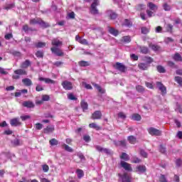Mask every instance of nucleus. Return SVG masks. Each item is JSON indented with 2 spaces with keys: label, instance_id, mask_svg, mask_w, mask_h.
Returning a JSON list of instances; mask_svg holds the SVG:
<instances>
[{
  "label": "nucleus",
  "instance_id": "680f3d73",
  "mask_svg": "<svg viewBox=\"0 0 182 182\" xmlns=\"http://www.w3.org/2000/svg\"><path fill=\"white\" fill-rule=\"evenodd\" d=\"M36 58H43V51L38 50L36 53Z\"/></svg>",
  "mask_w": 182,
  "mask_h": 182
},
{
  "label": "nucleus",
  "instance_id": "864d4df0",
  "mask_svg": "<svg viewBox=\"0 0 182 182\" xmlns=\"http://www.w3.org/2000/svg\"><path fill=\"white\" fill-rule=\"evenodd\" d=\"M117 146H122V147H126V146H127V144L126 143V140L119 141L117 142Z\"/></svg>",
  "mask_w": 182,
  "mask_h": 182
},
{
  "label": "nucleus",
  "instance_id": "412c9836",
  "mask_svg": "<svg viewBox=\"0 0 182 182\" xmlns=\"http://www.w3.org/2000/svg\"><path fill=\"white\" fill-rule=\"evenodd\" d=\"M127 141L129 143H130V144H136L137 142V139L134 136L131 135L127 137Z\"/></svg>",
  "mask_w": 182,
  "mask_h": 182
},
{
  "label": "nucleus",
  "instance_id": "39448f33",
  "mask_svg": "<svg viewBox=\"0 0 182 182\" xmlns=\"http://www.w3.org/2000/svg\"><path fill=\"white\" fill-rule=\"evenodd\" d=\"M50 50L52 53H54V55H56V56H65V53L62 50V49L58 48V47H52L50 48Z\"/></svg>",
  "mask_w": 182,
  "mask_h": 182
},
{
  "label": "nucleus",
  "instance_id": "dca6fc26",
  "mask_svg": "<svg viewBox=\"0 0 182 182\" xmlns=\"http://www.w3.org/2000/svg\"><path fill=\"white\" fill-rule=\"evenodd\" d=\"M146 171H147V168L144 165H139L136 167V173H146Z\"/></svg>",
  "mask_w": 182,
  "mask_h": 182
},
{
  "label": "nucleus",
  "instance_id": "cd10ccee",
  "mask_svg": "<svg viewBox=\"0 0 182 182\" xmlns=\"http://www.w3.org/2000/svg\"><path fill=\"white\" fill-rule=\"evenodd\" d=\"M39 25H41V28L43 29H46V28H50V25L48 23L45 22L42 18L40 19Z\"/></svg>",
  "mask_w": 182,
  "mask_h": 182
},
{
  "label": "nucleus",
  "instance_id": "a19ab883",
  "mask_svg": "<svg viewBox=\"0 0 182 182\" xmlns=\"http://www.w3.org/2000/svg\"><path fill=\"white\" fill-rule=\"evenodd\" d=\"M49 144H50V146H58V144H59V141L53 138L49 141Z\"/></svg>",
  "mask_w": 182,
  "mask_h": 182
},
{
  "label": "nucleus",
  "instance_id": "c03bdc74",
  "mask_svg": "<svg viewBox=\"0 0 182 182\" xmlns=\"http://www.w3.org/2000/svg\"><path fill=\"white\" fill-rule=\"evenodd\" d=\"M174 80L175 82H176V83H178V85H179V86H182V77L180 76H176L174 77Z\"/></svg>",
  "mask_w": 182,
  "mask_h": 182
},
{
  "label": "nucleus",
  "instance_id": "4be33fe9",
  "mask_svg": "<svg viewBox=\"0 0 182 182\" xmlns=\"http://www.w3.org/2000/svg\"><path fill=\"white\" fill-rule=\"evenodd\" d=\"M138 68L139 69H140L141 70H147V69H149V65L147 63H140L138 65Z\"/></svg>",
  "mask_w": 182,
  "mask_h": 182
},
{
  "label": "nucleus",
  "instance_id": "0e129e2a",
  "mask_svg": "<svg viewBox=\"0 0 182 182\" xmlns=\"http://www.w3.org/2000/svg\"><path fill=\"white\" fill-rule=\"evenodd\" d=\"M118 117H119L120 119H124L127 117L126 114H124V112H120L118 113Z\"/></svg>",
  "mask_w": 182,
  "mask_h": 182
},
{
  "label": "nucleus",
  "instance_id": "ddd939ff",
  "mask_svg": "<svg viewBox=\"0 0 182 182\" xmlns=\"http://www.w3.org/2000/svg\"><path fill=\"white\" fill-rule=\"evenodd\" d=\"M51 45L54 46V48H59L60 46H62V45H63V42L60 41L58 38H53L51 41Z\"/></svg>",
  "mask_w": 182,
  "mask_h": 182
},
{
  "label": "nucleus",
  "instance_id": "a878e982",
  "mask_svg": "<svg viewBox=\"0 0 182 182\" xmlns=\"http://www.w3.org/2000/svg\"><path fill=\"white\" fill-rule=\"evenodd\" d=\"M139 50L141 53H143L144 55H147V53H149L150 52V50H149V48L146 46H140Z\"/></svg>",
  "mask_w": 182,
  "mask_h": 182
},
{
  "label": "nucleus",
  "instance_id": "7c9ffc66",
  "mask_svg": "<svg viewBox=\"0 0 182 182\" xmlns=\"http://www.w3.org/2000/svg\"><path fill=\"white\" fill-rule=\"evenodd\" d=\"M149 48H151V49H152V50H154V52H157V50H160L161 47L159 45H156V44H153V43H150L149 45Z\"/></svg>",
  "mask_w": 182,
  "mask_h": 182
},
{
  "label": "nucleus",
  "instance_id": "20e7f679",
  "mask_svg": "<svg viewBox=\"0 0 182 182\" xmlns=\"http://www.w3.org/2000/svg\"><path fill=\"white\" fill-rule=\"evenodd\" d=\"M113 67L114 68V69H116L117 70H119V72H122V73H124V72H126L127 69L126 68V65L119 62L116 63L115 65H113Z\"/></svg>",
  "mask_w": 182,
  "mask_h": 182
},
{
  "label": "nucleus",
  "instance_id": "72a5a7b5",
  "mask_svg": "<svg viewBox=\"0 0 182 182\" xmlns=\"http://www.w3.org/2000/svg\"><path fill=\"white\" fill-rule=\"evenodd\" d=\"M119 157L121 160H124V161H129L130 160L129 155L124 152H123Z\"/></svg>",
  "mask_w": 182,
  "mask_h": 182
},
{
  "label": "nucleus",
  "instance_id": "f03ea898",
  "mask_svg": "<svg viewBox=\"0 0 182 182\" xmlns=\"http://www.w3.org/2000/svg\"><path fill=\"white\" fill-rule=\"evenodd\" d=\"M97 6H99V0H94L90 9V12L92 15H99Z\"/></svg>",
  "mask_w": 182,
  "mask_h": 182
},
{
  "label": "nucleus",
  "instance_id": "5701e85b",
  "mask_svg": "<svg viewBox=\"0 0 182 182\" xmlns=\"http://www.w3.org/2000/svg\"><path fill=\"white\" fill-rule=\"evenodd\" d=\"M122 26H127V28H132L133 26V23L132 21L125 18L124 23H122Z\"/></svg>",
  "mask_w": 182,
  "mask_h": 182
},
{
  "label": "nucleus",
  "instance_id": "79ce46f5",
  "mask_svg": "<svg viewBox=\"0 0 182 182\" xmlns=\"http://www.w3.org/2000/svg\"><path fill=\"white\" fill-rule=\"evenodd\" d=\"M76 173L77 174L78 178H82V177H83V176H85V173L83 172V170H82V169H77Z\"/></svg>",
  "mask_w": 182,
  "mask_h": 182
},
{
  "label": "nucleus",
  "instance_id": "423d86ee",
  "mask_svg": "<svg viewBox=\"0 0 182 182\" xmlns=\"http://www.w3.org/2000/svg\"><path fill=\"white\" fill-rule=\"evenodd\" d=\"M61 85L65 90H72L73 89V83L68 80L63 81Z\"/></svg>",
  "mask_w": 182,
  "mask_h": 182
},
{
  "label": "nucleus",
  "instance_id": "473e14b6",
  "mask_svg": "<svg viewBox=\"0 0 182 182\" xmlns=\"http://www.w3.org/2000/svg\"><path fill=\"white\" fill-rule=\"evenodd\" d=\"M78 65L81 68H86V66H90V63L85 60H81L78 62Z\"/></svg>",
  "mask_w": 182,
  "mask_h": 182
},
{
  "label": "nucleus",
  "instance_id": "8fccbe9b",
  "mask_svg": "<svg viewBox=\"0 0 182 182\" xmlns=\"http://www.w3.org/2000/svg\"><path fill=\"white\" fill-rule=\"evenodd\" d=\"M136 90L139 92V93H143V92H144V87L141 85H136Z\"/></svg>",
  "mask_w": 182,
  "mask_h": 182
},
{
  "label": "nucleus",
  "instance_id": "e2e57ef3",
  "mask_svg": "<svg viewBox=\"0 0 182 182\" xmlns=\"http://www.w3.org/2000/svg\"><path fill=\"white\" fill-rule=\"evenodd\" d=\"M44 89H43V87H42V85H37L36 87V92H42L43 91Z\"/></svg>",
  "mask_w": 182,
  "mask_h": 182
},
{
  "label": "nucleus",
  "instance_id": "2f4dec72",
  "mask_svg": "<svg viewBox=\"0 0 182 182\" xmlns=\"http://www.w3.org/2000/svg\"><path fill=\"white\" fill-rule=\"evenodd\" d=\"M63 149L65 150V151H68V153H73V149L72 147L69 146V145H67L66 144H63L61 145Z\"/></svg>",
  "mask_w": 182,
  "mask_h": 182
},
{
  "label": "nucleus",
  "instance_id": "f257e3e1",
  "mask_svg": "<svg viewBox=\"0 0 182 182\" xmlns=\"http://www.w3.org/2000/svg\"><path fill=\"white\" fill-rule=\"evenodd\" d=\"M26 75H28V72L20 68L14 70V75H12V79L14 80H18V79H21V76H26Z\"/></svg>",
  "mask_w": 182,
  "mask_h": 182
},
{
  "label": "nucleus",
  "instance_id": "4c0bfd02",
  "mask_svg": "<svg viewBox=\"0 0 182 182\" xmlns=\"http://www.w3.org/2000/svg\"><path fill=\"white\" fill-rule=\"evenodd\" d=\"M136 11H138L139 12L141 11H144V9H146V5L144 4H138L136 5Z\"/></svg>",
  "mask_w": 182,
  "mask_h": 182
},
{
  "label": "nucleus",
  "instance_id": "de8ad7c7",
  "mask_svg": "<svg viewBox=\"0 0 182 182\" xmlns=\"http://www.w3.org/2000/svg\"><path fill=\"white\" fill-rule=\"evenodd\" d=\"M144 60H146V63H148L149 65H150V63H153V62H154V60L151 57H149V56H145Z\"/></svg>",
  "mask_w": 182,
  "mask_h": 182
},
{
  "label": "nucleus",
  "instance_id": "1a4fd4ad",
  "mask_svg": "<svg viewBox=\"0 0 182 182\" xmlns=\"http://www.w3.org/2000/svg\"><path fill=\"white\" fill-rule=\"evenodd\" d=\"M156 87L161 92V95L164 96V95L167 94V88L161 82H156Z\"/></svg>",
  "mask_w": 182,
  "mask_h": 182
},
{
  "label": "nucleus",
  "instance_id": "bf43d9fd",
  "mask_svg": "<svg viewBox=\"0 0 182 182\" xmlns=\"http://www.w3.org/2000/svg\"><path fill=\"white\" fill-rule=\"evenodd\" d=\"M146 15H148L149 18H151L152 16H154V11L147 9Z\"/></svg>",
  "mask_w": 182,
  "mask_h": 182
},
{
  "label": "nucleus",
  "instance_id": "f704fd0d",
  "mask_svg": "<svg viewBox=\"0 0 182 182\" xmlns=\"http://www.w3.org/2000/svg\"><path fill=\"white\" fill-rule=\"evenodd\" d=\"M90 129H95L97 131L102 130V127H99L96 123H91L89 124Z\"/></svg>",
  "mask_w": 182,
  "mask_h": 182
},
{
  "label": "nucleus",
  "instance_id": "c85d7f7f",
  "mask_svg": "<svg viewBox=\"0 0 182 182\" xmlns=\"http://www.w3.org/2000/svg\"><path fill=\"white\" fill-rule=\"evenodd\" d=\"M41 22V18H32L29 21L30 25H39Z\"/></svg>",
  "mask_w": 182,
  "mask_h": 182
},
{
  "label": "nucleus",
  "instance_id": "338daca9",
  "mask_svg": "<svg viewBox=\"0 0 182 182\" xmlns=\"http://www.w3.org/2000/svg\"><path fill=\"white\" fill-rule=\"evenodd\" d=\"M159 181L160 182H168L167 178H166V176H164V175H161V176L159 177Z\"/></svg>",
  "mask_w": 182,
  "mask_h": 182
},
{
  "label": "nucleus",
  "instance_id": "6ab92c4d",
  "mask_svg": "<svg viewBox=\"0 0 182 182\" xmlns=\"http://www.w3.org/2000/svg\"><path fill=\"white\" fill-rule=\"evenodd\" d=\"M53 132H55V127L53 126H48L43 129L45 134H49V133H53Z\"/></svg>",
  "mask_w": 182,
  "mask_h": 182
},
{
  "label": "nucleus",
  "instance_id": "a211bd4d",
  "mask_svg": "<svg viewBox=\"0 0 182 182\" xmlns=\"http://www.w3.org/2000/svg\"><path fill=\"white\" fill-rule=\"evenodd\" d=\"M10 124L11 126H21L22 124V122L19 121V118H14L10 120Z\"/></svg>",
  "mask_w": 182,
  "mask_h": 182
},
{
  "label": "nucleus",
  "instance_id": "2eb2a0df",
  "mask_svg": "<svg viewBox=\"0 0 182 182\" xmlns=\"http://www.w3.org/2000/svg\"><path fill=\"white\" fill-rule=\"evenodd\" d=\"M22 106L23 107H27L28 109H33L35 107V104L32 101H25L23 102Z\"/></svg>",
  "mask_w": 182,
  "mask_h": 182
},
{
  "label": "nucleus",
  "instance_id": "f3484780",
  "mask_svg": "<svg viewBox=\"0 0 182 182\" xmlns=\"http://www.w3.org/2000/svg\"><path fill=\"white\" fill-rule=\"evenodd\" d=\"M108 28V32L111 35H113V36H117L119 35V30H117L114 28L110 27L109 26H107Z\"/></svg>",
  "mask_w": 182,
  "mask_h": 182
},
{
  "label": "nucleus",
  "instance_id": "bb28decb",
  "mask_svg": "<svg viewBox=\"0 0 182 182\" xmlns=\"http://www.w3.org/2000/svg\"><path fill=\"white\" fill-rule=\"evenodd\" d=\"M80 106L83 110V112H85V110H87L89 107V105L85 101V100H81Z\"/></svg>",
  "mask_w": 182,
  "mask_h": 182
},
{
  "label": "nucleus",
  "instance_id": "f8f14e48",
  "mask_svg": "<svg viewBox=\"0 0 182 182\" xmlns=\"http://www.w3.org/2000/svg\"><path fill=\"white\" fill-rule=\"evenodd\" d=\"M38 80L40 82H45V83H47L48 85L50 84V85H55V83H56V82L50 78H45L43 77H38Z\"/></svg>",
  "mask_w": 182,
  "mask_h": 182
},
{
  "label": "nucleus",
  "instance_id": "393cba45",
  "mask_svg": "<svg viewBox=\"0 0 182 182\" xmlns=\"http://www.w3.org/2000/svg\"><path fill=\"white\" fill-rule=\"evenodd\" d=\"M173 60H175L176 62H182V57H181V55H180V53H176L173 55Z\"/></svg>",
  "mask_w": 182,
  "mask_h": 182
},
{
  "label": "nucleus",
  "instance_id": "5fc2aeb1",
  "mask_svg": "<svg viewBox=\"0 0 182 182\" xmlns=\"http://www.w3.org/2000/svg\"><path fill=\"white\" fill-rule=\"evenodd\" d=\"M132 163H134V164L141 163V159L135 156V157L133 158V160L132 161Z\"/></svg>",
  "mask_w": 182,
  "mask_h": 182
},
{
  "label": "nucleus",
  "instance_id": "ea45409f",
  "mask_svg": "<svg viewBox=\"0 0 182 182\" xmlns=\"http://www.w3.org/2000/svg\"><path fill=\"white\" fill-rule=\"evenodd\" d=\"M156 70L159 73H166V68H164V67H163V65H157Z\"/></svg>",
  "mask_w": 182,
  "mask_h": 182
},
{
  "label": "nucleus",
  "instance_id": "aec40b11",
  "mask_svg": "<svg viewBox=\"0 0 182 182\" xmlns=\"http://www.w3.org/2000/svg\"><path fill=\"white\" fill-rule=\"evenodd\" d=\"M31 65H32V63H31V60H26L24 62H23L21 63V68H22V69H26V68H29V66H31Z\"/></svg>",
  "mask_w": 182,
  "mask_h": 182
},
{
  "label": "nucleus",
  "instance_id": "b1692460",
  "mask_svg": "<svg viewBox=\"0 0 182 182\" xmlns=\"http://www.w3.org/2000/svg\"><path fill=\"white\" fill-rule=\"evenodd\" d=\"M22 82L25 86H32V85H33V83L32 82V80L29 78L23 79Z\"/></svg>",
  "mask_w": 182,
  "mask_h": 182
},
{
  "label": "nucleus",
  "instance_id": "052dcab7",
  "mask_svg": "<svg viewBox=\"0 0 182 182\" xmlns=\"http://www.w3.org/2000/svg\"><path fill=\"white\" fill-rule=\"evenodd\" d=\"M20 119H21L22 122H26V120L31 119V115H23L20 117Z\"/></svg>",
  "mask_w": 182,
  "mask_h": 182
},
{
  "label": "nucleus",
  "instance_id": "9d476101",
  "mask_svg": "<svg viewBox=\"0 0 182 182\" xmlns=\"http://www.w3.org/2000/svg\"><path fill=\"white\" fill-rule=\"evenodd\" d=\"M102 116V112L100 110H97L92 114L91 119L92 120H100Z\"/></svg>",
  "mask_w": 182,
  "mask_h": 182
},
{
  "label": "nucleus",
  "instance_id": "a18cd8bd",
  "mask_svg": "<svg viewBox=\"0 0 182 182\" xmlns=\"http://www.w3.org/2000/svg\"><path fill=\"white\" fill-rule=\"evenodd\" d=\"M141 32L143 35H147L150 32V29L147 27H141Z\"/></svg>",
  "mask_w": 182,
  "mask_h": 182
},
{
  "label": "nucleus",
  "instance_id": "3c124183",
  "mask_svg": "<svg viewBox=\"0 0 182 182\" xmlns=\"http://www.w3.org/2000/svg\"><path fill=\"white\" fill-rule=\"evenodd\" d=\"M163 8L166 11H171V6H170L167 3L164 4Z\"/></svg>",
  "mask_w": 182,
  "mask_h": 182
},
{
  "label": "nucleus",
  "instance_id": "774afa93",
  "mask_svg": "<svg viewBox=\"0 0 182 182\" xmlns=\"http://www.w3.org/2000/svg\"><path fill=\"white\" fill-rule=\"evenodd\" d=\"M13 144L14 146H19L21 144V142L19 141V139H16L13 141Z\"/></svg>",
  "mask_w": 182,
  "mask_h": 182
},
{
  "label": "nucleus",
  "instance_id": "09e8293b",
  "mask_svg": "<svg viewBox=\"0 0 182 182\" xmlns=\"http://www.w3.org/2000/svg\"><path fill=\"white\" fill-rule=\"evenodd\" d=\"M67 96L69 100H77V97H76L73 93H69L67 95Z\"/></svg>",
  "mask_w": 182,
  "mask_h": 182
},
{
  "label": "nucleus",
  "instance_id": "4d7b16f0",
  "mask_svg": "<svg viewBox=\"0 0 182 182\" xmlns=\"http://www.w3.org/2000/svg\"><path fill=\"white\" fill-rule=\"evenodd\" d=\"M12 8H15V3L8 4L6 7H4V9H6V11H9V9H12Z\"/></svg>",
  "mask_w": 182,
  "mask_h": 182
},
{
  "label": "nucleus",
  "instance_id": "6e6d98bb",
  "mask_svg": "<svg viewBox=\"0 0 182 182\" xmlns=\"http://www.w3.org/2000/svg\"><path fill=\"white\" fill-rule=\"evenodd\" d=\"M139 154H141V156L144 159H147V156H148L147 152H146L144 149L140 150Z\"/></svg>",
  "mask_w": 182,
  "mask_h": 182
},
{
  "label": "nucleus",
  "instance_id": "7ed1b4c3",
  "mask_svg": "<svg viewBox=\"0 0 182 182\" xmlns=\"http://www.w3.org/2000/svg\"><path fill=\"white\" fill-rule=\"evenodd\" d=\"M149 134L151 136H161V131L154 127H150L147 129Z\"/></svg>",
  "mask_w": 182,
  "mask_h": 182
},
{
  "label": "nucleus",
  "instance_id": "0eeeda50",
  "mask_svg": "<svg viewBox=\"0 0 182 182\" xmlns=\"http://www.w3.org/2000/svg\"><path fill=\"white\" fill-rule=\"evenodd\" d=\"M120 166L124 168L126 171H133V168L132 167V164L124 161H120Z\"/></svg>",
  "mask_w": 182,
  "mask_h": 182
},
{
  "label": "nucleus",
  "instance_id": "69168bd1",
  "mask_svg": "<svg viewBox=\"0 0 182 182\" xmlns=\"http://www.w3.org/2000/svg\"><path fill=\"white\" fill-rule=\"evenodd\" d=\"M159 151H160V153H161L162 154H166V148L164 147V146L160 145Z\"/></svg>",
  "mask_w": 182,
  "mask_h": 182
},
{
  "label": "nucleus",
  "instance_id": "58836bf2",
  "mask_svg": "<svg viewBox=\"0 0 182 182\" xmlns=\"http://www.w3.org/2000/svg\"><path fill=\"white\" fill-rule=\"evenodd\" d=\"M166 31L169 33H173V25H171V23L166 24Z\"/></svg>",
  "mask_w": 182,
  "mask_h": 182
},
{
  "label": "nucleus",
  "instance_id": "4468645a",
  "mask_svg": "<svg viewBox=\"0 0 182 182\" xmlns=\"http://www.w3.org/2000/svg\"><path fill=\"white\" fill-rule=\"evenodd\" d=\"M147 6L149 11H153V12H157V10L159 9V6L156 5L153 2H149L147 4Z\"/></svg>",
  "mask_w": 182,
  "mask_h": 182
},
{
  "label": "nucleus",
  "instance_id": "37998d69",
  "mask_svg": "<svg viewBox=\"0 0 182 182\" xmlns=\"http://www.w3.org/2000/svg\"><path fill=\"white\" fill-rule=\"evenodd\" d=\"M167 65L168 66H169V68H173V69H178V66H177L176 63H174V62L173 61H168Z\"/></svg>",
  "mask_w": 182,
  "mask_h": 182
},
{
  "label": "nucleus",
  "instance_id": "e433bc0d",
  "mask_svg": "<svg viewBox=\"0 0 182 182\" xmlns=\"http://www.w3.org/2000/svg\"><path fill=\"white\" fill-rule=\"evenodd\" d=\"M122 42H124V43H130V42H132V38L129 36H123Z\"/></svg>",
  "mask_w": 182,
  "mask_h": 182
},
{
  "label": "nucleus",
  "instance_id": "c756f323",
  "mask_svg": "<svg viewBox=\"0 0 182 182\" xmlns=\"http://www.w3.org/2000/svg\"><path fill=\"white\" fill-rule=\"evenodd\" d=\"M131 119L132 120H135L136 122H140V120H141V116L139 114H133Z\"/></svg>",
  "mask_w": 182,
  "mask_h": 182
},
{
  "label": "nucleus",
  "instance_id": "9b49d317",
  "mask_svg": "<svg viewBox=\"0 0 182 182\" xmlns=\"http://www.w3.org/2000/svg\"><path fill=\"white\" fill-rule=\"evenodd\" d=\"M107 16L112 21H114V19H117V14L112 10L107 11Z\"/></svg>",
  "mask_w": 182,
  "mask_h": 182
},
{
  "label": "nucleus",
  "instance_id": "6e6552de",
  "mask_svg": "<svg viewBox=\"0 0 182 182\" xmlns=\"http://www.w3.org/2000/svg\"><path fill=\"white\" fill-rule=\"evenodd\" d=\"M118 177L121 178L122 182H132V177L127 173H124L122 175L119 173Z\"/></svg>",
  "mask_w": 182,
  "mask_h": 182
},
{
  "label": "nucleus",
  "instance_id": "13d9d810",
  "mask_svg": "<svg viewBox=\"0 0 182 182\" xmlns=\"http://www.w3.org/2000/svg\"><path fill=\"white\" fill-rule=\"evenodd\" d=\"M42 100L43 102H49V100H50V97H49L48 95H43L42 96Z\"/></svg>",
  "mask_w": 182,
  "mask_h": 182
},
{
  "label": "nucleus",
  "instance_id": "c9c22d12",
  "mask_svg": "<svg viewBox=\"0 0 182 182\" xmlns=\"http://www.w3.org/2000/svg\"><path fill=\"white\" fill-rule=\"evenodd\" d=\"M22 29L25 32V33H28V31H36V29H32L29 28V26H28V24H25L24 26H23Z\"/></svg>",
  "mask_w": 182,
  "mask_h": 182
},
{
  "label": "nucleus",
  "instance_id": "49530a36",
  "mask_svg": "<svg viewBox=\"0 0 182 182\" xmlns=\"http://www.w3.org/2000/svg\"><path fill=\"white\" fill-rule=\"evenodd\" d=\"M36 48H45L46 46V43L43 42H38L35 44Z\"/></svg>",
  "mask_w": 182,
  "mask_h": 182
},
{
  "label": "nucleus",
  "instance_id": "603ef678",
  "mask_svg": "<svg viewBox=\"0 0 182 182\" xmlns=\"http://www.w3.org/2000/svg\"><path fill=\"white\" fill-rule=\"evenodd\" d=\"M95 87H96V89L98 90V92H100V93H105V90H103L102 88V87H100V85H97V84H95Z\"/></svg>",
  "mask_w": 182,
  "mask_h": 182
}]
</instances>
